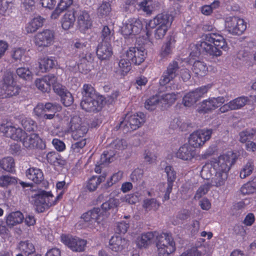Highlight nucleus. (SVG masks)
Instances as JSON below:
<instances>
[{"label": "nucleus", "instance_id": "1", "mask_svg": "<svg viewBox=\"0 0 256 256\" xmlns=\"http://www.w3.org/2000/svg\"><path fill=\"white\" fill-rule=\"evenodd\" d=\"M236 158V154L232 152H228L210 161V173L214 175L211 179L212 186L220 187L225 184L228 171L231 166L234 163Z\"/></svg>", "mask_w": 256, "mask_h": 256}, {"label": "nucleus", "instance_id": "2", "mask_svg": "<svg viewBox=\"0 0 256 256\" xmlns=\"http://www.w3.org/2000/svg\"><path fill=\"white\" fill-rule=\"evenodd\" d=\"M196 46L199 50V52H196V54L191 52L190 60L194 56H198L201 52L210 56H219L222 54L220 49L225 51L228 50V44L224 37L219 34L214 32L204 36L202 41L198 42Z\"/></svg>", "mask_w": 256, "mask_h": 256}, {"label": "nucleus", "instance_id": "3", "mask_svg": "<svg viewBox=\"0 0 256 256\" xmlns=\"http://www.w3.org/2000/svg\"><path fill=\"white\" fill-rule=\"evenodd\" d=\"M173 21L171 14L167 13L158 14L154 18L150 20L146 26L148 29L156 28L154 37L156 39H162L166 35L168 28Z\"/></svg>", "mask_w": 256, "mask_h": 256}, {"label": "nucleus", "instance_id": "4", "mask_svg": "<svg viewBox=\"0 0 256 256\" xmlns=\"http://www.w3.org/2000/svg\"><path fill=\"white\" fill-rule=\"evenodd\" d=\"M63 192H60L56 197L50 192L42 191L34 197V204L36 212H42L50 206L56 204L62 198Z\"/></svg>", "mask_w": 256, "mask_h": 256}, {"label": "nucleus", "instance_id": "5", "mask_svg": "<svg viewBox=\"0 0 256 256\" xmlns=\"http://www.w3.org/2000/svg\"><path fill=\"white\" fill-rule=\"evenodd\" d=\"M156 246L158 256H169L176 250V242L172 234L162 232L156 234Z\"/></svg>", "mask_w": 256, "mask_h": 256}, {"label": "nucleus", "instance_id": "6", "mask_svg": "<svg viewBox=\"0 0 256 256\" xmlns=\"http://www.w3.org/2000/svg\"><path fill=\"white\" fill-rule=\"evenodd\" d=\"M127 147V142L122 139H116L109 146V151H104L101 156L100 165L108 164L113 160L114 156L118 150H122Z\"/></svg>", "mask_w": 256, "mask_h": 256}, {"label": "nucleus", "instance_id": "7", "mask_svg": "<svg viewBox=\"0 0 256 256\" xmlns=\"http://www.w3.org/2000/svg\"><path fill=\"white\" fill-rule=\"evenodd\" d=\"M224 26L226 30L232 35L240 36L246 28V23L238 16H228L226 18Z\"/></svg>", "mask_w": 256, "mask_h": 256}, {"label": "nucleus", "instance_id": "8", "mask_svg": "<svg viewBox=\"0 0 256 256\" xmlns=\"http://www.w3.org/2000/svg\"><path fill=\"white\" fill-rule=\"evenodd\" d=\"M81 218L87 224V226L90 229H94L106 218L105 214L102 212L100 208H94L83 214Z\"/></svg>", "mask_w": 256, "mask_h": 256}, {"label": "nucleus", "instance_id": "9", "mask_svg": "<svg viewBox=\"0 0 256 256\" xmlns=\"http://www.w3.org/2000/svg\"><path fill=\"white\" fill-rule=\"evenodd\" d=\"M144 122V114L142 113L126 116L124 120L120 124V128L124 132H130L139 128Z\"/></svg>", "mask_w": 256, "mask_h": 256}, {"label": "nucleus", "instance_id": "10", "mask_svg": "<svg viewBox=\"0 0 256 256\" xmlns=\"http://www.w3.org/2000/svg\"><path fill=\"white\" fill-rule=\"evenodd\" d=\"M212 133V129H200L192 132L190 136L188 142L194 148L202 146L210 140Z\"/></svg>", "mask_w": 256, "mask_h": 256}, {"label": "nucleus", "instance_id": "11", "mask_svg": "<svg viewBox=\"0 0 256 256\" xmlns=\"http://www.w3.org/2000/svg\"><path fill=\"white\" fill-rule=\"evenodd\" d=\"M142 28L143 24L140 20L130 18L123 23L121 32L125 38L132 36L140 34Z\"/></svg>", "mask_w": 256, "mask_h": 256}, {"label": "nucleus", "instance_id": "12", "mask_svg": "<svg viewBox=\"0 0 256 256\" xmlns=\"http://www.w3.org/2000/svg\"><path fill=\"white\" fill-rule=\"evenodd\" d=\"M0 132L6 136L16 140H22L25 135L22 128L16 127L10 121L3 122L0 125Z\"/></svg>", "mask_w": 256, "mask_h": 256}, {"label": "nucleus", "instance_id": "13", "mask_svg": "<svg viewBox=\"0 0 256 256\" xmlns=\"http://www.w3.org/2000/svg\"><path fill=\"white\" fill-rule=\"evenodd\" d=\"M70 130L72 138L78 140L86 136L88 129L79 116H74L70 120Z\"/></svg>", "mask_w": 256, "mask_h": 256}, {"label": "nucleus", "instance_id": "14", "mask_svg": "<svg viewBox=\"0 0 256 256\" xmlns=\"http://www.w3.org/2000/svg\"><path fill=\"white\" fill-rule=\"evenodd\" d=\"M225 102L223 96L210 98L202 100L199 104L197 112L200 114H208L218 108Z\"/></svg>", "mask_w": 256, "mask_h": 256}, {"label": "nucleus", "instance_id": "15", "mask_svg": "<svg viewBox=\"0 0 256 256\" xmlns=\"http://www.w3.org/2000/svg\"><path fill=\"white\" fill-rule=\"evenodd\" d=\"M54 32L50 30H45L35 35L34 42L38 48H44L52 46L54 42Z\"/></svg>", "mask_w": 256, "mask_h": 256}, {"label": "nucleus", "instance_id": "16", "mask_svg": "<svg viewBox=\"0 0 256 256\" xmlns=\"http://www.w3.org/2000/svg\"><path fill=\"white\" fill-rule=\"evenodd\" d=\"M146 52L142 47H130L126 52L128 60L136 65L140 64L144 60Z\"/></svg>", "mask_w": 256, "mask_h": 256}, {"label": "nucleus", "instance_id": "17", "mask_svg": "<svg viewBox=\"0 0 256 256\" xmlns=\"http://www.w3.org/2000/svg\"><path fill=\"white\" fill-rule=\"evenodd\" d=\"M62 242L72 250L75 252H82L84 250L86 244V240L78 237H72L66 235L61 236Z\"/></svg>", "mask_w": 256, "mask_h": 256}, {"label": "nucleus", "instance_id": "18", "mask_svg": "<svg viewBox=\"0 0 256 256\" xmlns=\"http://www.w3.org/2000/svg\"><path fill=\"white\" fill-rule=\"evenodd\" d=\"M75 14L77 18L78 26L80 31L84 32L91 28L92 20L87 11L76 8Z\"/></svg>", "mask_w": 256, "mask_h": 256}, {"label": "nucleus", "instance_id": "19", "mask_svg": "<svg viewBox=\"0 0 256 256\" xmlns=\"http://www.w3.org/2000/svg\"><path fill=\"white\" fill-rule=\"evenodd\" d=\"M104 105V98L102 96L94 98L82 100L80 106L86 112H96L102 110Z\"/></svg>", "mask_w": 256, "mask_h": 256}, {"label": "nucleus", "instance_id": "20", "mask_svg": "<svg viewBox=\"0 0 256 256\" xmlns=\"http://www.w3.org/2000/svg\"><path fill=\"white\" fill-rule=\"evenodd\" d=\"M178 66L177 62H170L160 80V85L165 86L174 80L178 74Z\"/></svg>", "mask_w": 256, "mask_h": 256}, {"label": "nucleus", "instance_id": "21", "mask_svg": "<svg viewBox=\"0 0 256 256\" xmlns=\"http://www.w3.org/2000/svg\"><path fill=\"white\" fill-rule=\"evenodd\" d=\"M35 84L37 88L42 92H48L50 90L51 86L60 84L56 83V78L53 74L45 76L41 78L36 79Z\"/></svg>", "mask_w": 256, "mask_h": 256}, {"label": "nucleus", "instance_id": "22", "mask_svg": "<svg viewBox=\"0 0 256 256\" xmlns=\"http://www.w3.org/2000/svg\"><path fill=\"white\" fill-rule=\"evenodd\" d=\"M176 156L186 162H192L196 156V150L190 144H184L176 152Z\"/></svg>", "mask_w": 256, "mask_h": 256}, {"label": "nucleus", "instance_id": "23", "mask_svg": "<svg viewBox=\"0 0 256 256\" xmlns=\"http://www.w3.org/2000/svg\"><path fill=\"white\" fill-rule=\"evenodd\" d=\"M24 146L28 148H42L44 146L42 140L38 134L33 133L24 138Z\"/></svg>", "mask_w": 256, "mask_h": 256}, {"label": "nucleus", "instance_id": "24", "mask_svg": "<svg viewBox=\"0 0 256 256\" xmlns=\"http://www.w3.org/2000/svg\"><path fill=\"white\" fill-rule=\"evenodd\" d=\"M128 244V240L119 236H112L109 242L110 248L115 252H122Z\"/></svg>", "mask_w": 256, "mask_h": 256}, {"label": "nucleus", "instance_id": "25", "mask_svg": "<svg viewBox=\"0 0 256 256\" xmlns=\"http://www.w3.org/2000/svg\"><path fill=\"white\" fill-rule=\"evenodd\" d=\"M93 58L90 53L82 54L79 57L77 63L78 69L82 74H86L90 70V64L92 62Z\"/></svg>", "mask_w": 256, "mask_h": 256}, {"label": "nucleus", "instance_id": "26", "mask_svg": "<svg viewBox=\"0 0 256 256\" xmlns=\"http://www.w3.org/2000/svg\"><path fill=\"white\" fill-rule=\"evenodd\" d=\"M54 91L61 97V100L66 106H70L74 102L72 94L60 84L54 86Z\"/></svg>", "mask_w": 256, "mask_h": 256}, {"label": "nucleus", "instance_id": "27", "mask_svg": "<svg viewBox=\"0 0 256 256\" xmlns=\"http://www.w3.org/2000/svg\"><path fill=\"white\" fill-rule=\"evenodd\" d=\"M112 54L110 42H102L98 44L96 50V54L98 58L103 60L110 58Z\"/></svg>", "mask_w": 256, "mask_h": 256}, {"label": "nucleus", "instance_id": "28", "mask_svg": "<svg viewBox=\"0 0 256 256\" xmlns=\"http://www.w3.org/2000/svg\"><path fill=\"white\" fill-rule=\"evenodd\" d=\"M158 7V4L156 0H142L138 4L136 9L142 11L146 14L150 15Z\"/></svg>", "mask_w": 256, "mask_h": 256}, {"label": "nucleus", "instance_id": "29", "mask_svg": "<svg viewBox=\"0 0 256 256\" xmlns=\"http://www.w3.org/2000/svg\"><path fill=\"white\" fill-rule=\"evenodd\" d=\"M156 232H150L142 234L136 238V246L139 248L147 247L152 244L154 238L156 236Z\"/></svg>", "mask_w": 256, "mask_h": 256}, {"label": "nucleus", "instance_id": "30", "mask_svg": "<svg viewBox=\"0 0 256 256\" xmlns=\"http://www.w3.org/2000/svg\"><path fill=\"white\" fill-rule=\"evenodd\" d=\"M20 88L14 84H2L0 90V96L2 98L12 97L18 94Z\"/></svg>", "mask_w": 256, "mask_h": 256}, {"label": "nucleus", "instance_id": "31", "mask_svg": "<svg viewBox=\"0 0 256 256\" xmlns=\"http://www.w3.org/2000/svg\"><path fill=\"white\" fill-rule=\"evenodd\" d=\"M130 69L131 63L128 58H122L120 60L118 66L114 68V72L118 76L122 77L126 75Z\"/></svg>", "mask_w": 256, "mask_h": 256}, {"label": "nucleus", "instance_id": "32", "mask_svg": "<svg viewBox=\"0 0 256 256\" xmlns=\"http://www.w3.org/2000/svg\"><path fill=\"white\" fill-rule=\"evenodd\" d=\"M24 218L22 214L19 212H12L9 214L6 218V226L12 228L14 226L21 223Z\"/></svg>", "mask_w": 256, "mask_h": 256}, {"label": "nucleus", "instance_id": "33", "mask_svg": "<svg viewBox=\"0 0 256 256\" xmlns=\"http://www.w3.org/2000/svg\"><path fill=\"white\" fill-rule=\"evenodd\" d=\"M76 15L75 10L72 12H68L63 16L62 19V26L63 29L68 30L72 28L76 20Z\"/></svg>", "mask_w": 256, "mask_h": 256}, {"label": "nucleus", "instance_id": "34", "mask_svg": "<svg viewBox=\"0 0 256 256\" xmlns=\"http://www.w3.org/2000/svg\"><path fill=\"white\" fill-rule=\"evenodd\" d=\"M26 176L29 180L34 183L40 182L44 179V175L42 171L38 168H30L26 171Z\"/></svg>", "mask_w": 256, "mask_h": 256}, {"label": "nucleus", "instance_id": "35", "mask_svg": "<svg viewBox=\"0 0 256 256\" xmlns=\"http://www.w3.org/2000/svg\"><path fill=\"white\" fill-rule=\"evenodd\" d=\"M44 19L40 16L33 18L26 25V30L28 33H32L36 32L43 26Z\"/></svg>", "mask_w": 256, "mask_h": 256}, {"label": "nucleus", "instance_id": "36", "mask_svg": "<svg viewBox=\"0 0 256 256\" xmlns=\"http://www.w3.org/2000/svg\"><path fill=\"white\" fill-rule=\"evenodd\" d=\"M192 71L198 76H204L208 72V67L206 63L200 60H196L192 66Z\"/></svg>", "mask_w": 256, "mask_h": 256}, {"label": "nucleus", "instance_id": "37", "mask_svg": "<svg viewBox=\"0 0 256 256\" xmlns=\"http://www.w3.org/2000/svg\"><path fill=\"white\" fill-rule=\"evenodd\" d=\"M179 93H168L162 95L160 98V106L166 108L173 104L177 99Z\"/></svg>", "mask_w": 256, "mask_h": 256}, {"label": "nucleus", "instance_id": "38", "mask_svg": "<svg viewBox=\"0 0 256 256\" xmlns=\"http://www.w3.org/2000/svg\"><path fill=\"white\" fill-rule=\"evenodd\" d=\"M86 138L74 142L72 144L70 152L74 156H79L84 152V147L86 144Z\"/></svg>", "mask_w": 256, "mask_h": 256}, {"label": "nucleus", "instance_id": "39", "mask_svg": "<svg viewBox=\"0 0 256 256\" xmlns=\"http://www.w3.org/2000/svg\"><path fill=\"white\" fill-rule=\"evenodd\" d=\"M82 99L94 98L96 97L100 96L98 95L94 88L90 84H84L82 90Z\"/></svg>", "mask_w": 256, "mask_h": 256}, {"label": "nucleus", "instance_id": "40", "mask_svg": "<svg viewBox=\"0 0 256 256\" xmlns=\"http://www.w3.org/2000/svg\"><path fill=\"white\" fill-rule=\"evenodd\" d=\"M120 204V200L114 198H110L104 202L100 206L102 212L105 214L106 218L108 216L107 212L115 208H117Z\"/></svg>", "mask_w": 256, "mask_h": 256}, {"label": "nucleus", "instance_id": "41", "mask_svg": "<svg viewBox=\"0 0 256 256\" xmlns=\"http://www.w3.org/2000/svg\"><path fill=\"white\" fill-rule=\"evenodd\" d=\"M105 176H92L87 182L86 188L90 192L94 191L98 186L104 181Z\"/></svg>", "mask_w": 256, "mask_h": 256}, {"label": "nucleus", "instance_id": "42", "mask_svg": "<svg viewBox=\"0 0 256 256\" xmlns=\"http://www.w3.org/2000/svg\"><path fill=\"white\" fill-rule=\"evenodd\" d=\"M55 62L52 58L45 57L39 61V68L42 72H46L52 69Z\"/></svg>", "mask_w": 256, "mask_h": 256}, {"label": "nucleus", "instance_id": "43", "mask_svg": "<svg viewBox=\"0 0 256 256\" xmlns=\"http://www.w3.org/2000/svg\"><path fill=\"white\" fill-rule=\"evenodd\" d=\"M250 101V99L246 96H240L230 101L233 110H238L244 106Z\"/></svg>", "mask_w": 256, "mask_h": 256}, {"label": "nucleus", "instance_id": "44", "mask_svg": "<svg viewBox=\"0 0 256 256\" xmlns=\"http://www.w3.org/2000/svg\"><path fill=\"white\" fill-rule=\"evenodd\" d=\"M0 167L6 172H12L14 168V162L13 158L8 156L0 160Z\"/></svg>", "mask_w": 256, "mask_h": 256}, {"label": "nucleus", "instance_id": "45", "mask_svg": "<svg viewBox=\"0 0 256 256\" xmlns=\"http://www.w3.org/2000/svg\"><path fill=\"white\" fill-rule=\"evenodd\" d=\"M114 31L110 29L108 26H103L101 31L100 38L102 42H110L114 40Z\"/></svg>", "mask_w": 256, "mask_h": 256}, {"label": "nucleus", "instance_id": "46", "mask_svg": "<svg viewBox=\"0 0 256 256\" xmlns=\"http://www.w3.org/2000/svg\"><path fill=\"white\" fill-rule=\"evenodd\" d=\"M110 4L106 2H103L97 10V14L99 17L105 18L109 16L111 12Z\"/></svg>", "mask_w": 256, "mask_h": 256}, {"label": "nucleus", "instance_id": "47", "mask_svg": "<svg viewBox=\"0 0 256 256\" xmlns=\"http://www.w3.org/2000/svg\"><path fill=\"white\" fill-rule=\"evenodd\" d=\"M19 248L22 252L27 256H29L35 252L34 246L28 241L21 242L19 244Z\"/></svg>", "mask_w": 256, "mask_h": 256}, {"label": "nucleus", "instance_id": "48", "mask_svg": "<svg viewBox=\"0 0 256 256\" xmlns=\"http://www.w3.org/2000/svg\"><path fill=\"white\" fill-rule=\"evenodd\" d=\"M158 105H160V97L157 96L150 98L144 103L145 108L149 110H155Z\"/></svg>", "mask_w": 256, "mask_h": 256}, {"label": "nucleus", "instance_id": "49", "mask_svg": "<svg viewBox=\"0 0 256 256\" xmlns=\"http://www.w3.org/2000/svg\"><path fill=\"white\" fill-rule=\"evenodd\" d=\"M142 206L146 210H156L160 206V204L154 198H148L144 200Z\"/></svg>", "mask_w": 256, "mask_h": 256}, {"label": "nucleus", "instance_id": "50", "mask_svg": "<svg viewBox=\"0 0 256 256\" xmlns=\"http://www.w3.org/2000/svg\"><path fill=\"white\" fill-rule=\"evenodd\" d=\"M123 172L118 171L112 174V176L107 180L106 183L104 184V188H106L111 187L113 184L118 182L122 178Z\"/></svg>", "mask_w": 256, "mask_h": 256}, {"label": "nucleus", "instance_id": "51", "mask_svg": "<svg viewBox=\"0 0 256 256\" xmlns=\"http://www.w3.org/2000/svg\"><path fill=\"white\" fill-rule=\"evenodd\" d=\"M18 182L17 179L10 176H0V186L6 188L9 186L15 184Z\"/></svg>", "mask_w": 256, "mask_h": 256}, {"label": "nucleus", "instance_id": "52", "mask_svg": "<svg viewBox=\"0 0 256 256\" xmlns=\"http://www.w3.org/2000/svg\"><path fill=\"white\" fill-rule=\"evenodd\" d=\"M190 216L188 210H184L178 212L176 218H174L172 222L174 225L182 223L183 222L188 219Z\"/></svg>", "mask_w": 256, "mask_h": 256}, {"label": "nucleus", "instance_id": "53", "mask_svg": "<svg viewBox=\"0 0 256 256\" xmlns=\"http://www.w3.org/2000/svg\"><path fill=\"white\" fill-rule=\"evenodd\" d=\"M198 100L192 91L186 94L183 98L182 102L186 107H190L195 104Z\"/></svg>", "mask_w": 256, "mask_h": 256}, {"label": "nucleus", "instance_id": "54", "mask_svg": "<svg viewBox=\"0 0 256 256\" xmlns=\"http://www.w3.org/2000/svg\"><path fill=\"white\" fill-rule=\"evenodd\" d=\"M254 165L252 162L248 161L242 169L240 176L242 178H244L250 176L254 170Z\"/></svg>", "mask_w": 256, "mask_h": 256}, {"label": "nucleus", "instance_id": "55", "mask_svg": "<svg viewBox=\"0 0 256 256\" xmlns=\"http://www.w3.org/2000/svg\"><path fill=\"white\" fill-rule=\"evenodd\" d=\"M210 88L211 86L208 84L206 86L199 87L192 92H194L195 97L198 100L200 98L203 97L208 92V90Z\"/></svg>", "mask_w": 256, "mask_h": 256}, {"label": "nucleus", "instance_id": "56", "mask_svg": "<svg viewBox=\"0 0 256 256\" xmlns=\"http://www.w3.org/2000/svg\"><path fill=\"white\" fill-rule=\"evenodd\" d=\"M17 74L20 78L26 80H31L32 74L28 68H20L16 70Z\"/></svg>", "mask_w": 256, "mask_h": 256}, {"label": "nucleus", "instance_id": "57", "mask_svg": "<svg viewBox=\"0 0 256 256\" xmlns=\"http://www.w3.org/2000/svg\"><path fill=\"white\" fill-rule=\"evenodd\" d=\"M140 0H125L122 5V8L126 12L131 11L136 8Z\"/></svg>", "mask_w": 256, "mask_h": 256}, {"label": "nucleus", "instance_id": "58", "mask_svg": "<svg viewBox=\"0 0 256 256\" xmlns=\"http://www.w3.org/2000/svg\"><path fill=\"white\" fill-rule=\"evenodd\" d=\"M46 112H50L56 114L61 110V106L57 103L47 102L44 104Z\"/></svg>", "mask_w": 256, "mask_h": 256}, {"label": "nucleus", "instance_id": "59", "mask_svg": "<svg viewBox=\"0 0 256 256\" xmlns=\"http://www.w3.org/2000/svg\"><path fill=\"white\" fill-rule=\"evenodd\" d=\"M22 124L25 130L31 132L36 128L35 122L30 118H26L22 120Z\"/></svg>", "mask_w": 256, "mask_h": 256}, {"label": "nucleus", "instance_id": "60", "mask_svg": "<svg viewBox=\"0 0 256 256\" xmlns=\"http://www.w3.org/2000/svg\"><path fill=\"white\" fill-rule=\"evenodd\" d=\"M210 186L208 184H205L201 186L197 190L194 196V199H200L203 196L205 195L208 191Z\"/></svg>", "mask_w": 256, "mask_h": 256}, {"label": "nucleus", "instance_id": "61", "mask_svg": "<svg viewBox=\"0 0 256 256\" xmlns=\"http://www.w3.org/2000/svg\"><path fill=\"white\" fill-rule=\"evenodd\" d=\"M164 171L167 175L168 182H174L176 179V172L171 166H166Z\"/></svg>", "mask_w": 256, "mask_h": 256}, {"label": "nucleus", "instance_id": "62", "mask_svg": "<svg viewBox=\"0 0 256 256\" xmlns=\"http://www.w3.org/2000/svg\"><path fill=\"white\" fill-rule=\"evenodd\" d=\"M254 134L250 131H244L240 134V140L242 142H246L250 140L254 139Z\"/></svg>", "mask_w": 256, "mask_h": 256}, {"label": "nucleus", "instance_id": "63", "mask_svg": "<svg viewBox=\"0 0 256 256\" xmlns=\"http://www.w3.org/2000/svg\"><path fill=\"white\" fill-rule=\"evenodd\" d=\"M240 192L242 194H250L256 192V189L252 186L249 182L244 184L240 188Z\"/></svg>", "mask_w": 256, "mask_h": 256}, {"label": "nucleus", "instance_id": "64", "mask_svg": "<svg viewBox=\"0 0 256 256\" xmlns=\"http://www.w3.org/2000/svg\"><path fill=\"white\" fill-rule=\"evenodd\" d=\"M143 172L142 170L138 168L134 170L130 174V180L134 182L140 181L142 178Z\"/></svg>", "mask_w": 256, "mask_h": 256}]
</instances>
